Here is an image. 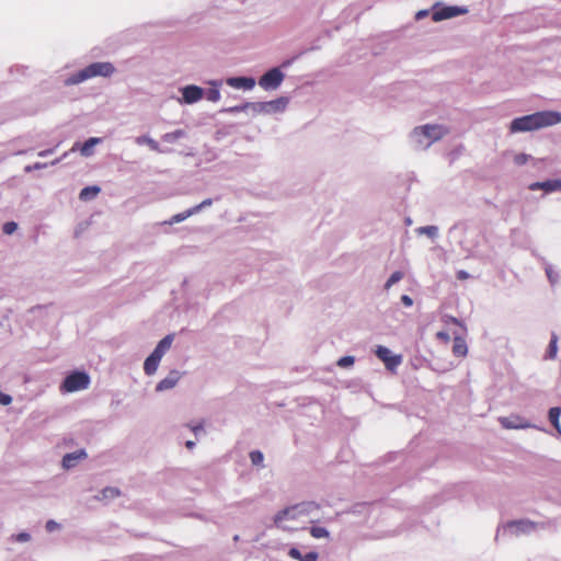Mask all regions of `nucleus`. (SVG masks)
Listing matches in <instances>:
<instances>
[{"label": "nucleus", "instance_id": "1", "mask_svg": "<svg viewBox=\"0 0 561 561\" xmlns=\"http://www.w3.org/2000/svg\"><path fill=\"white\" fill-rule=\"evenodd\" d=\"M561 122V113L554 111L536 112L514 118L511 122V133H523L557 125Z\"/></svg>", "mask_w": 561, "mask_h": 561}, {"label": "nucleus", "instance_id": "2", "mask_svg": "<svg viewBox=\"0 0 561 561\" xmlns=\"http://www.w3.org/2000/svg\"><path fill=\"white\" fill-rule=\"evenodd\" d=\"M448 134V128L439 124L416 126L409 135L411 147L417 151L427 150L434 142Z\"/></svg>", "mask_w": 561, "mask_h": 561}, {"label": "nucleus", "instance_id": "3", "mask_svg": "<svg viewBox=\"0 0 561 561\" xmlns=\"http://www.w3.org/2000/svg\"><path fill=\"white\" fill-rule=\"evenodd\" d=\"M115 67L110 61H96L72 73V84H79L95 77L110 78L115 72Z\"/></svg>", "mask_w": 561, "mask_h": 561}, {"label": "nucleus", "instance_id": "4", "mask_svg": "<svg viewBox=\"0 0 561 561\" xmlns=\"http://www.w3.org/2000/svg\"><path fill=\"white\" fill-rule=\"evenodd\" d=\"M289 104V99L287 96H279L272 101L266 102H252V114H276L283 113L287 108Z\"/></svg>", "mask_w": 561, "mask_h": 561}, {"label": "nucleus", "instance_id": "5", "mask_svg": "<svg viewBox=\"0 0 561 561\" xmlns=\"http://www.w3.org/2000/svg\"><path fill=\"white\" fill-rule=\"evenodd\" d=\"M536 528V524L528 519H519L507 523L501 528H497L496 538L501 536H519L530 534Z\"/></svg>", "mask_w": 561, "mask_h": 561}, {"label": "nucleus", "instance_id": "6", "mask_svg": "<svg viewBox=\"0 0 561 561\" xmlns=\"http://www.w3.org/2000/svg\"><path fill=\"white\" fill-rule=\"evenodd\" d=\"M285 79V73L279 67L268 69L259 79V85L265 91H274L280 87Z\"/></svg>", "mask_w": 561, "mask_h": 561}, {"label": "nucleus", "instance_id": "7", "mask_svg": "<svg viewBox=\"0 0 561 561\" xmlns=\"http://www.w3.org/2000/svg\"><path fill=\"white\" fill-rule=\"evenodd\" d=\"M468 12V9L466 7H459V5H443V7H435L434 11L432 13V19L435 22H439L443 20L451 19L458 15L466 14Z\"/></svg>", "mask_w": 561, "mask_h": 561}, {"label": "nucleus", "instance_id": "8", "mask_svg": "<svg viewBox=\"0 0 561 561\" xmlns=\"http://www.w3.org/2000/svg\"><path fill=\"white\" fill-rule=\"evenodd\" d=\"M182 98L179 102L182 104H194L201 101L205 94V90L195 84H187L180 89Z\"/></svg>", "mask_w": 561, "mask_h": 561}, {"label": "nucleus", "instance_id": "9", "mask_svg": "<svg viewBox=\"0 0 561 561\" xmlns=\"http://www.w3.org/2000/svg\"><path fill=\"white\" fill-rule=\"evenodd\" d=\"M320 506L318 503L313 501L309 502H301L296 505L286 507L283 510L282 516H285L290 513H298L301 516H313L318 511Z\"/></svg>", "mask_w": 561, "mask_h": 561}, {"label": "nucleus", "instance_id": "10", "mask_svg": "<svg viewBox=\"0 0 561 561\" xmlns=\"http://www.w3.org/2000/svg\"><path fill=\"white\" fill-rule=\"evenodd\" d=\"M376 356L382 360L389 370L396 369L402 362L401 355H392L391 351L382 345H378L375 351Z\"/></svg>", "mask_w": 561, "mask_h": 561}, {"label": "nucleus", "instance_id": "11", "mask_svg": "<svg viewBox=\"0 0 561 561\" xmlns=\"http://www.w3.org/2000/svg\"><path fill=\"white\" fill-rule=\"evenodd\" d=\"M500 424L507 430H525L536 427L528 420L516 414L510 416H501L499 419Z\"/></svg>", "mask_w": 561, "mask_h": 561}, {"label": "nucleus", "instance_id": "12", "mask_svg": "<svg viewBox=\"0 0 561 561\" xmlns=\"http://www.w3.org/2000/svg\"><path fill=\"white\" fill-rule=\"evenodd\" d=\"M181 379V373L176 369L171 370L167 377L161 379L157 386L156 391L162 392L174 388Z\"/></svg>", "mask_w": 561, "mask_h": 561}, {"label": "nucleus", "instance_id": "13", "mask_svg": "<svg viewBox=\"0 0 561 561\" xmlns=\"http://www.w3.org/2000/svg\"><path fill=\"white\" fill-rule=\"evenodd\" d=\"M528 188L530 191L542 190L546 193L559 192L561 191V180L554 179L542 182H534L528 186Z\"/></svg>", "mask_w": 561, "mask_h": 561}, {"label": "nucleus", "instance_id": "14", "mask_svg": "<svg viewBox=\"0 0 561 561\" xmlns=\"http://www.w3.org/2000/svg\"><path fill=\"white\" fill-rule=\"evenodd\" d=\"M102 142V138L91 137L83 145L76 142L72 146V152L79 150L81 156L91 157L94 153V147Z\"/></svg>", "mask_w": 561, "mask_h": 561}, {"label": "nucleus", "instance_id": "15", "mask_svg": "<svg viewBox=\"0 0 561 561\" xmlns=\"http://www.w3.org/2000/svg\"><path fill=\"white\" fill-rule=\"evenodd\" d=\"M226 83L236 89L251 90L255 85V80L252 77H230Z\"/></svg>", "mask_w": 561, "mask_h": 561}, {"label": "nucleus", "instance_id": "16", "mask_svg": "<svg viewBox=\"0 0 561 561\" xmlns=\"http://www.w3.org/2000/svg\"><path fill=\"white\" fill-rule=\"evenodd\" d=\"M90 385V376L80 370H72V392L84 390Z\"/></svg>", "mask_w": 561, "mask_h": 561}, {"label": "nucleus", "instance_id": "17", "mask_svg": "<svg viewBox=\"0 0 561 561\" xmlns=\"http://www.w3.org/2000/svg\"><path fill=\"white\" fill-rule=\"evenodd\" d=\"M283 514V510L279 511L275 517H274V524L277 528H280L283 530H291L294 529L293 527H290L289 525H287V522L288 520H294V519H297L300 517V515L298 513H290V514H287L285 516H282Z\"/></svg>", "mask_w": 561, "mask_h": 561}, {"label": "nucleus", "instance_id": "18", "mask_svg": "<svg viewBox=\"0 0 561 561\" xmlns=\"http://www.w3.org/2000/svg\"><path fill=\"white\" fill-rule=\"evenodd\" d=\"M454 345H453V353L455 356L463 357L467 355L468 347L465 339L457 332L454 331Z\"/></svg>", "mask_w": 561, "mask_h": 561}, {"label": "nucleus", "instance_id": "19", "mask_svg": "<svg viewBox=\"0 0 561 561\" xmlns=\"http://www.w3.org/2000/svg\"><path fill=\"white\" fill-rule=\"evenodd\" d=\"M174 340V334H168L162 340L159 341L154 350L152 351V354L158 356L159 358H162L163 355L171 348V345Z\"/></svg>", "mask_w": 561, "mask_h": 561}, {"label": "nucleus", "instance_id": "20", "mask_svg": "<svg viewBox=\"0 0 561 561\" xmlns=\"http://www.w3.org/2000/svg\"><path fill=\"white\" fill-rule=\"evenodd\" d=\"M288 556L293 559L299 560V561H317L319 554L316 551H310L306 554H302L298 548L291 547L288 550Z\"/></svg>", "mask_w": 561, "mask_h": 561}, {"label": "nucleus", "instance_id": "21", "mask_svg": "<svg viewBox=\"0 0 561 561\" xmlns=\"http://www.w3.org/2000/svg\"><path fill=\"white\" fill-rule=\"evenodd\" d=\"M210 89L204 94L206 99L210 102H218L220 100V87L222 84L221 80H211L209 81Z\"/></svg>", "mask_w": 561, "mask_h": 561}, {"label": "nucleus", "instance_id": "22", "mask_svg": "<svg viewBox=\"0 0 561 561\" xmlns=\"http://www.w3.org/2000/svg\"><path fill=\"white\" fill-rule=\"evenodd\" d=\"M160 362H161V358H159L158 356H156L154 354L151 353L145 359V363H144V371H145V374L148 375V376L153 375L157 371Z\"/></svg>", "mask_w": 561, "mask_h": 561}, {"label": "nucleus", "instance_id": "23", "mask_svg": "<svg viewBox=\"0 0 561 561\" xmlns=\"http://www.w3.org/2000/svg\"><path fill=\"white\" fill-rule=\"evenodd\" d=\"M100 192H101V187L98 185L85 186L79 193V199L82 202L93 201L99 195Z\"/></svg>", "mask_w": 561, "mask_h": 561}, {"label": "nucleus", "instance_id": "24", "mask_svg": "<svg viewBox=\"0 0 561 561\" xmlns=\"http://www.w3.org/2000/svg\"><path fill=\"white\" fill-rule=\"evenodd\" d=\"M467 230V225L465 222H456L448 230V237L455 240L457 243H461V234Z\"/></svg>", "mask_w": 561, "mask_h": 561}, {"label": "nucleus", "instance_id": "25", "mask_svg": "<svg viewBox=\"0 0 561 561\" xmlns=\"http://www.w3.org/2000/svg\"><path fill=\"white\" fill-rule=\"evenodd\" d=\"M558 335L557 333L551 334V339L547 348L546 358L548 359H554L558 354Z\"/></svg>", "mask_w": 561, "mask_h": 561}, {"label": "nucleus", "instance_id": "26", "mask_svg": "<svg viewBox=\"0 0 561 561\" xmlns=\"http://www.w3.org/2000/svg\"><path fill=\"white\" fill-rule=\"evenodd\" d=\"M221 112L228 114H237L241 112H251L252 113V102H245L240 105H234L230 107L222 108Z\"/></svg>", "mask_w": 561, "mask_h": 561}, {"label": "nucleus", "instance_id": "27", "mask_svg": "<svg viewBox=\"0 0 561 561\" xmlns=\"http://www.w3.org/2000/svg\"><path fill=\"white\" fill-rule=\"evenodd\" d=\"M560 414H561V410H560V408H557V407L551 408L548 412L549 421L551 422V424L558 431L559 434H561V426H560V422H559Z\"/></svg>", "mask_w": 561, "mask_h": 561}, {"label": "nucleus", "instance_id": "28", "mask_svg": "<svg viewBox=\"0 0 561 561\" xmlns=\"http://www.w3.org/2000/svg\"><path fill=\"white\" fill-rule=\"evenodd\" d=\"M121 491L117 488L107 486L101 491V495L96 496L101 501H110L119 496Z\"/></svg>", "mask_w": 561, "mask_h": 561}, {"label": "nucleus", "instance_id": "29", "mask_svg": "<svg viewBox=\"0 0 561 561\" xmlns=\"http://www.w3.org/2000/svg\"><path fill=\"white\" fill-rule=\"evenodd\" d=\"M136 144L137 145H148L151 150L157 151V152H161L159 144L154 139L149 137V136L144 135V136L137 137L136 138Z\"/></svg>", "mask_w": 561, "mask_h": 561}, {"label": "nucleus", "instance_id": "30", "mask_svg": "<svg viewBox=\"0 0 561 561\" xmlns=\"http://www.w3.org/2000/svg\"><path fill=\"white\" fill-rule=\"evenodd\" d=\"M193 215H194V213L191 207L182 213L173 215L168 221H165V224H168V225L179 224V222L184 221L185 219H187L188 217H191Z\"/></svg>", "mask_w": 561, "mask_h": 561}, {"label": "nucleus", "instance_id": "31", "mask_svg": "<svg viewBox=\"0 0 561 561\" xmlns=\"http://www.w3.org/2000/svg\"><path fill=\"white\" fill-rule=\"evenodd\" d=\"M415 231L417 234H426L432 240L436 239L438 236V227L437 226H423V227H419Z\"/></svg>", "mask_w": 561, "mask_h": 561}, {"label": "nucleus", "instance_id": "32", "mask_svg": "<svg viewBox=\"0 0 561 561\" xmlns=\"http://www.w3.org/2000/svg\"><path fill=\"white\" fill-rule=\"evenodd\" d=\"M185 137V131L183 129H176L171 133H167L162 136V140L168 144H174L176 140Z\"/></svg>", "mask_w": 561, "mask_h": 561}, {"label": "nucleus", "instance_id": "33", "mask_svg": "<svg viewBox=\"0 0 561 561\" xmlns=\"http://www.w3.org/2000/svg\"><path fill=\"white\" fill-rule=\"evenodd\" d=\"M309 533L316 539L328 538L330 536L329 530L322 526H312Z\"/></svg>", "mask_w": 561, "mask_h": 561}, {"label": "nucleus", "instance_id": "34", "mask_svg": "<svg viewBox=\"0 0 561 561\" xmlns=\"http://www.w3.org/2000/svg\"><path fill=\"white\" fill-rule=\"evenodd\" d=\"M251 463L253 466H262L264 461V455L260 450H252L249 455Z\"/></svg>", "mask_w": 561, "mask_h": 561}, {"label": "nucleus", "instance_id": "35", "mask_svg": "<svg viewBox=\"0 0 561 561\" xmlns=\"http://www.w3.org/2000/svg\"><path fill=\"white\" fill-rule=\"evenodd\" d=\"M442 321L446 324V325H449V324H456L458 327H460L463 331L466 330V328L463 327V324L461 323V321H459L457 318L455 317H451V316H448V314H444L442 317Z\"/></svg>", "mask_w": 561, "mask_h": 561}, {"label": "nucleus", "instance_id": "36", "mask_svg": "<svg viewBox=\"0 0 561 561\" xmlns=\"http://www.w3.org/2000/svg\"><path fill=\"white\" fill-rule=\"evenodd\" d=\"M355 358L354 356L347 355L343 356L337 360V366L342 368H348L354 365Z\"/></svg>", "mask_w": 561, "mask_h": 561}, {"label": "nucleus", "instance_id": "37", "mask_svg": "<svg viewBox=\"0 0 561 561\" xmlns=\"http://www.w3.org/2000/svg\"><path fill=\"white\" fill-rule=\"evenodd\" d=\"M18 229V224L15 221H7L3 224L2 226V231L4 234H12L16 231Z\"/></svg>", "mask_w": 561, "mask_h": 561}, {"label": "nucleus", "instance_id": "38", "mask_svg": "<svg viewBox=\"0 0 561 561\" xmlns=\"http://www.w3.org/2000/svg\"><path fill=\"white\" fill-rule=\"evenodd\" d=\"M211 205H213V199L211 198H206L202 203H199L198 205L193 206L192 209H193V213L195 215V214L199 213L201 210H203L204 208L209 207Z\"/></svg>", "mask_w": 561, "mask_h": 561}, {"label": "nucleus", "instance_id": "39", "mask_svg": "<svg viewBox=\"0 0 561 561\" xmlns=\"http://www.w3.org/2000/svg\"><path fill=\"white\" fill-rule=\"evenodd\" d=\"M12 539L16 542H27L31 540V535L26 531H22L16 535H13Z\"/></svg>", "mask_w": 561, "mask_h": 561}, {"label": "nucleus", "instance_id": "40", "mask_svg": "<svg viewBox=\"0 0 561 561\" xmlns=\"http://www.w3.org/2000/svg\"><path fill=\"white\" fill-rule=\"evenodd\" d=\"M45 528L48 533H54L58 529L61 528V525L57 522H55L54 519H49L46 525H45Z\"/></svg>", "mask_w": 561, "mask_h": 561}, {"label": "nucleus", "instance_id": "41", "mask_svg": "<svg viewBox=\"0 0 561 561\" xmlns=\"http://www.w3.org/2000/svg\"><path fill=\"white\" fill-rule=\"evenodd\" d=\"M530 156L526 154V153H518L514 157V162L515 164L517 165H523L525 163H527V161L529 160Z\"/></svg>", "mask_w": 561, "mask_h": 561}, {"label": "nucleus", "instance_id": "42", "mask_svg": "<svg viewBox=\"0 0 561 561\" xmlns=\"http://www.w3.org/2000/svg\"><path fill=\"white\" fill-rule=\"evenodd\" d=\"M546 274H547L548 280H557V278H559V274L553 270L552 266L546 267Z\"/></svg>", "mask_w": 561, "mask_h": 561}, {"label": "nucleus", "instance_id": "43", "mask_svg": "<svg viewBox=\"0 0 561 561\" xmlns=\"http://www.w3.org/2000/svg\"><path fill=\"white\" fill-rule=\"evenodd\" d=\"M87 457V453L84 449H79L76 451H72V461L79 460Z\"/></svg>", "mask_w": 561, "mask_h": 561}, {"label": "nucleus", "instance_id": "44", "mask_svg": "<svg viewBox=\"0 0 561 561\" xmlns=\"http://www.w3.org/2000/svg\"><path fill=\"white\" fill-rule=\"evenodd\" d=\"M61 390L64 392H70V374L65 377L61 383Z\"/></svg>", "mask_w": 561, "mask_h": 561}, {"label": "nucleus", "instance_id": "45", "mask_svg": "<svg viewBox=\"0 0 561 561\" xmlns=\"http://www.w3.org/2000/svg\"><path fill=\"white\" fill-rule=\"evenodd\" d=\"M401 302L404 307H412L413 306V299L409 295H402L400 298Z\"/></svg>", "mask_w": 561, "mask_h": 561}, {"label": "nucleus", "instance_id": "46", "mask_svg": "<svg viewBox=\"0 0 561 561\" xmlns=\"http://www.w3.org/2000/svg\"><path fill=\"white\" fill-rule=\"evenodd\" d=\"M436 337H437L438 340H440V341H444V342H449V340H450V335H449V333H448V332H446V331H438V332L436 333Z\"/></svg>", "mask_w": 561, "mask_h": 561}, {"label": "nucleus", "instance_id": "47", "mask_svg": "<svg viewBox=\"0 0 561 561\" xmlns=\"http://www.w3.org/2000/svg\"><path fill=\"white\" fill-rule=\"evenodd\" d=\"M62 467L65 469H70V454H65L62 457Z\"/></svg>", "mask_w": 561, "mask_h": 561}, {"label": "nucleus", "instance_id": "48", "mask_svg": "<svg viewBox=\"0 0 561 561\" xmlns=\"http://www.w3.org/2000/svg\"><path fill=\"white\" fill-rule=\"evenodd\" d=\"M42 167H43V164H41V163L36 162V163H34V164L26 165V167L24 168V171H25V172H31V171H33V170L41 169Z\"/></svg>", "mask_w": 561, "mask_h": 561}, {"label": "nucleus", "instance_id": "49", "mask_svg": "<svg viewBox=\"0 0 561 561\" xmlns=\"http://www.w3.org/2000/svg\"><path fill=\"white\" fill-rule=\"evenodd\" d=\"M192 431L194 432V434L197 436L199 433H203L204 432V426L202 423H198L196 425H193L192 427Z\"/></svg>", "mask_w": 561, "mask_h": 561}, {"label": "nucleus", "instance_id": "50", "mask_svg": "<svg viewBox=\"0 0 561 561\" xmlns=\"http://www.w3.org/2000/svg\"><path fill=\"white\" fill-rule=\"evenodd\" d=\"M403 277L402 273L397 271V272H393L390 277L388 278V280H401Z\"/></svg>", "mask_w": 561, "mask_h": 561}, {"label": "nucleus", "instance_id": "51", "mask_svg": "<svg viewBox=\"0 0 561 561\" xmlns=\"http://www.w3.org/2000/svg\"><path fill=\"white\" fill-rule=\"evenodd\" d=\"M457 276L459 279L462 280V279H467L469 277V274L466 271L460 270L457 272Z\"/></svg>", "mask_w": 561, "mask_h": 561}, {"label": "nucleus", "instance_id": "52", "mask_svg": "<svg viewBox=\"0 0 561 561\" xmlns=\"http://www.w3.org/2000/svg\"><path fill=\"white\" fill-rule=\"evenodd\" d=\"M426 15H427V11L426 10H421V11H419L416 13L415 18H416V20H420V19H422V18H424Z\"/></svg>", "mask_w": 561, "mask_h": 561}, {"label": "nucleus", "instance_id": "53", "mask_svg": "<svg viewBox=\"0 0 561 561\" xmlns=\"http://www.w3.org/2000/svg\"><path fill=\"white\" fill-rule=\"evenodd\" d=\"M293 60H294V58L293 59H287V60L283 61L280 67H283V68L289 67L291 65Z\"/></svg>", "mask_w": 561, "mask_h": 561}, {"label": "nucleus", "instance_id": "54", "mask_svg": "<svg viewBox=\"0 0 561 561\" xmlns=\"http://www.w3.org/2000/svg\"><path fill=\"white\" fill-rule=\"evenodd\" d=\"M185 446L188 448V449H193L195 447V442L193 440H187L185 443Z\"/></svg>", "mask_w": 561, "mask_h": 561}, {"label": "nucleus", "instance_id": "55", "mask_svg": "<svg viewBox=\"0 0 561 561\" xmlns=\"http://www.w3.org/2000/svg\"><path fill=\"white\" fill-rule=\"evenodd\" d=\"M65 85H70V77L64 79Z\"/></svg>", "mask_w": 561, "mask_h": 561}, {"label": "nucleus", "instance_id": "56", "mask_svg": "<svg viewBox=\"0 0 561 561\" xmlns=\"http://www.w3.org/2000/svg\"><path fill=\"white\" fill-rule=\"evenodd\" d=\"M48 151L39 152V156H46Z\"/></svg>", "mask_w": 561, "mask_h": 561}, {"label": "nucleus", "instance_id": "57", "mask_svg": "<svg viewBox=\"0 0 561 561\" xmlns=\"http://www.w3.org/2000/svg\"><path fill=\"white\" fill-rule=\"evenodd\" d=\"M392 284H393L392 282L387 283V288H388L390 285H392Z\"/></svg>", "mask_w": 561, "mask_h": 561}]
</instances>
